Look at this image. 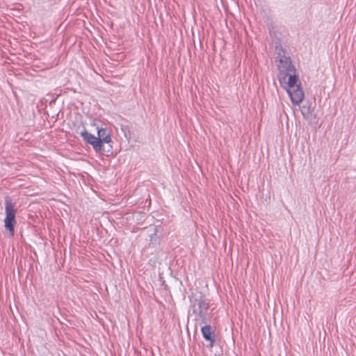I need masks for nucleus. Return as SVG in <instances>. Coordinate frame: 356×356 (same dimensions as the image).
<instances>
[{"instance_id":"obj_5","label":"nucleus","mask_w":356,"mask_h":356,"mask_svg":"<svg viewBox=\"0 0 356 356\" xmlns=\"http://www.w3.org/2000/svg\"><path fill=\"white\" fill-rule=\"evenodd\" d=\"M97 138L100 140L101 152H104V143H110L112 142L111 131L106 128H100L97 131Z\"/></svg>"},{"instance_id":"obj_8","label":"nucleus","mask_w":356,"mask_h":356,"mask_svg":"<svg viewBox=\"0 0 356 356\" xmlns=\"http://www.w3.org/2000/svg\"><path fill=\"white\" fill-rule=\"evenodd\" d=\"M16 224L15 218H5L4 227L10 232V236L14 235L15 225Z\"/></svg>"},{"instance_id":"obj_7","label":"nucleus","mask_w":356,"mask_h":356,"mask_svg":"<svg viewBox=\"0 0 356 356\" xmlns=\"http://www.w3.org/2000/svg\"><path fill=\"white\" fill-rule=\"evenodd\" d=\"M201 332L203 337L211 343L215 341L214 333L211 331V327L209 325H205L201 327Z\"/></svg>"},{"instance_id":"obj_1","label":"nucleus","mask_w":356,"mask_h":356,"mask_svg":"<svg viewBox=\"0 0 356 356\" xmlns=\"http://www.w3.org/2000/svg\"><path fill=\"white\" fill-rule=\"evenodd\" d=\"M275 52L278 70L277 79L280 85L288 84L289 86H293L296 81H298V76L296 74V69L290 56L281 45L276 44Z\"/></svg>"},{"instance_id":"obj_6","label":"nucleus","mask_w":356,"mask_h":356,"mask_svg":"<svg viewBox=\"0 0 356 356\" xmlns=\"http://www.w3.org/2000/svg\"><path fill=\"white\" fill-rule=\"evenodd\" d=\"M6 218H15L16 209L9 197L5 202Z\"/></svg>"},{"instance_id":"obj_2","label":"nucleus","mask_w":356,"mask_h":356,"mask_svg":"<svg viewBox=\"0 0 356 356\" xmlns=\"http://www.w3.org/2000/svg\"><path fill=\"white\" fill-rule=\"evenodd\" d=\"M190 307L192 310L191 316H194L195 327L207 323V311L209 308V302L201 293H193L188 297Z\"/></svg>"},{"instance_id":"obj_4","label":"nucleus","mask_w":356,"mask_h":356,"mask_svg":"<svg viewBox=\"0 0 356 356\" xmlns=\"http://www.w3.org/2000/svg\"><path fill=\"white\" fill-rule=\"evenodd\" d=\"M81 136H82L84 141L92 146L94 150L96 152H101L99 138H97L96 136L89 133L86 129L81 132Z\"/></svg>"},{"instance_id":"obj_3","label":"nucleus","mask_w":356,"mask_h":356,"mask_svg":"<svg viewBox=\"0 0 356 356\" xmlns=\"http://www.w3.org/2000/svg\"><path fill=\"white\" fill-rule=\"evenodd\" d=\"M286 90L290 97L291 102L295 105H298L304 98V92L300 87V83L296 81L294 85L289 86L288 84L282 85Z\"/></svg>"}]
</instances>
